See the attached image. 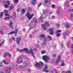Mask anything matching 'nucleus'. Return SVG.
I'll return each mask as SVG.
<instances>
[{
	"label": "nucleus",
	"instance_id": "obj_1",
	"mask_svg": "<svg viewBox=\"0 0 73 73\" xmlns=\"http://www.w3.org/2000/svg\"><path fill=\"white\" fill-rule=\"evenodd\" d=\"M18 51L21 52V53H23V52H27V53H29V54H31L33 56V57H34L35 56H34V54H33V50H32L30 49L29 50H28V49L26 48H24L23 49H21L20 50L19 49H17Z\"/></svg>",
	"mask_w": 73,
	"mask_h": 73
},
{
	"label": "nucleus",
	"instance_id": "obj_2",
	"mask_svg": "<svg viewBox=\"0 0 73 73\" xmlns=\"http://www.w3.org/2000/svg\"><path fill=\"white\" fill-rule=\"evenodd\" d=\"M43 65V63L40 61L39 63L37 62L35 64V65L39 69H41V66Z\"/></svg>",
	"mask_w": 73,
	"mask_h": 73
},
{
	"label": "nucleus",
	"instance_id": "obj_3",
	"mask_svg": "<svg viewBox=\"0 0 73 73\" xmlns=\"http://www.w3.org/2000/svg\"><path fill=\"white\" fill-rule=\"evenodd\" d=\"M34 15L33 14L30 15L29 13H27L26 15V16L29 20H31L32 19V17Z\"/></svg>",
	"mask_w": 73,
	"mask_h": 73
},
{
	"label": "nucleus",
	"instance_id": "obj_4",
	"mask_svg": "<svg viewBox=\"0 0 73 73\" xmlns=\"http://www.w3.org/2000/svg\"><path fill=\"white\" fill-rule=\"evenodd\" d=\"M50 59L49 57L48 56H44L43 57V59L44 61L46 62H49V60Z\"/></svg>",
	"mask_w": 73,
	"mask_h": 73
},
{
	"label": "nucleus",
	"instance_id": "obj_5",
	"mask_svg": "<svg viewBox=\"0 0 73 73\" xmlns=\"http://www.w3.org/2000/svg\"><path fill=\"white\" fill-rule=\"evenodd\" d=\"M18 31V29L16 28L15 29V31H13L12 32H11L7 33V35H12V34H13V33H15V34H17V33Z\"/></svg>",
	"mask_w": 73,
	"mask_h": 73
},
{
	"label": "nucleus",
	"instance_id": "obj_6",
	"mask_svg": "<svg viewBox=\"0 0 73 73\" xmlns=\"http://www.w3.org/2000/svg\"><path fill=\"white\" fill-rule=\"evenodd\" d=\"M21 37L19 36L16 39V43L17 45H19L20 44V40H21Z\"/></svg>",
	"mask_w": 73,
	"mask_h": 73
},
{
	"label": "nucleus",
	"instance_id": "obj_7",
	"mask_svg": "<svg viewBox=\"0 0 73 73\" xmlns=\"http://www.w3.org/2000/svg\"><path fill=\"white\" fill-rule=\"evenodd\" d=\"M35 20H32L30 23V25H31V27H34L35 26Z\"/></svg>",
	"mask_w": 73,
	"mask_h": 73
},
{
	"label": "nucleus",
	"instance_id": "obj_8",
	"mask_svg": "<svg viewBox=\"0 0 73 73\" xmlns=\"http://www.w3.org/2000/svg\"><path fill=\"white\" fill-rule=\"evenodd\" d=\"M49 31L50 34L51 35H52L54 33V29L52 28L49 29H48Z\"/></svg>",
	"mask_w": 73,
	"mask_h": 73
},
{
	"label": "nucleus",
	"instance_id": "obj_9",
	"mask_svg": "<svg viewBox=\"0 0 73 73\" xmlns=\"http://www.w3.org/2000/svg\"><path fill=\"white\" fill-rule=\"evenodd\" d=\"M23 66L24 67V68H25V69H26V68H27V67L28 66V65H29V64L28 63H27V61H24V62L23 64Z\"/></svg>",
	"mask_w": 73,
	"mask_h": 73
},
{
	"label": "nucleus",
	"instance_id": "obj_10",
	"mask_svg": "<svg viewBox=\"0 0 73 73\" xmlns=\"http://www.w3.org/2000/svg\"><path fill=\"white\" fill-rule=\"evenodd\" d=\"M43 13H44L43 16H45V17H43V18L45 19L46 17H48V13H46V10L43 11Z\"/></svg>",
	"mask_w": 73,
	"mask_h": 73
},
{
	"label": "nucleus",
	"instance_id": "obj_11",
	"mask_svg": "<svg viewBox=\"0 0 73 73\" xmlns=\"http://www.w3.org/2000/svg\"><path fill=\"white\" fill-rule=\"evenodd\" d=\"M13 25V23H12V21H10V23L9 25V28H12V29H14V27L12 26Z\"/></svg>",
	"mask_w": 73,
	"mask_h": 73
},
{
	"label": "nucleus",
	"instance_id": "obj_12",
	"mask_svg": "<svg viewBox=\"0 0 73 73\" xmlns=\"http://www.w3.org/2000/svg\"><path fill=\"white\" fill-rule=\"evenodd\" d=\"M61 55H60L57 57L56 62V64H57V63H58V62L60 61V60H61Z\"/></svg>",
	"mask_w": 73,
	"mask_h": 73
},
{
	"label": "nucleus",
	"instance_id": "obj_13",
	"mask_svg": "<svg viewBox=\"0 0 73 73\" xmlns=\"http://www.w3.org/2000/svg\"><path fill=\"white\" fill-rule=\"evenodd\" d=\"M23 60L22 58H19L17 60V63L18 64H21L23 62Z\"/></svg>",
	"mask_w": 73,
	"mask_h": 73
},
{
	"label": "nucleus",
	"instance_id": "obj_14",
	"mask_svg": "<svg viewBox=\"0 0 73 73\" xmlns=\"http://www.w3.org/2000/svg\"><path fill=\"white\" fill-rule=\"evenodd\" d=\"M70 1L67 0L66 1V3L65 4L66 6L67 7H69V2L70 1H72V0H70Z\"/></svg>",
	"mask_w": 73,
	"mask_h": 73
},
{
	"label": "nucleus",
	"instance_id": "obj_15",
	"mask_svg": "<svg viewBox=\"0 0 73 73\" xmlns=\"http://www.w3.org/2000/svg\"><path fill=\"white\" fill-rule=\"evenodd\" d=\"M4 12L5 13V15L6 16H10V15L8 14V11L6 10L4 11Z\"/></svg>",
	"mask_w": 73,
	"mask_h": 73
},
{
	"label": "nucleus",
	"instance_id": "obj_16",
	"mask_svg": "<svg viewBox=\"0 0 73 73\" xmlns=\"http://www.w3.org/2000/svg\"><path fill=\"white\" fill-rule=\"evenodd\" d=\"M11 68H8L5 71V73H9L10 72H11V71L10 70L11 69Z\"/></svg>",
	"mask_w": 73,
	"mask_h": 73
},
{
	"label": "nucleus",
	"instance_id": "obj_17",
	"mask_svg": "<svg viewBox=\"0 0 73 73\" xmlns=\"http://www.w3.org/2000/svg\"><path fill=\"white\" fill-rule=\"evenodd\" d=\"M19 68L20 69H22L23 70H24V69H25L24 67L21 65H20L19 66Z\"/></svg>",
	"mask_w": 73,
	"mask_h": 73
},
{
	"label": "nucleus",
	"instance_id": "obj_18",
	"mask_svg": "<svg viewBox=\"0 0 73 73\" xmlns=\"http://www.w3.org/2000/svg\"><path fill=\"white\" fill-rule=\"evenodd\" d=\"M42 28H43V30L45 31L46 29V27L45 26V25L43 24L42 25Z\"/></svg>",
	"mask_w": 73,
	"mask_h": 73
},
{
	"label": "nucleus",
	"instance_id": "obj_19",
	"mask_svg": "<svg viewBox=\"0 0 73 73\" xmlns=\"http://www.w3.org/2000/svg\"><path fill=\"white\" fill-rule=\"evenodd\" d=\"M40 37H42L43 38H45V35L44 34L40 35Z\"/></svg>",
	"mask_w": 73,
	"mask_h": 73
},
{
	"label": "nucleus",
	"instance_id": "obj_20",
	"mask_svg": "<svg viewBox=\"0 0 73 73\" xmlns=\"http://www.w3.org/2000/svg\"><path fill=\"white\" fill-rule=\"evenodd\" d=\"M36 2V0H33L31 2L32 5H35V3Z\"/></svg>",
	"mask_w": 73,
	"mask_h": 73
},
{
	"label": "nucleus",
	"instance_id": "obj_21",
	"mask_svg": "<svg viewBox=\"0 0 73 73\" xmlns=\"http://www.w3.org/2000/svg\"><path fill=\"white\" fill-rule=\"evenodd\" d=\"M45 24L47 25V27H49V24L48 22L46 21L45 22Z\"/></svg>",
	"mask_w": 73,
	"mask_h": 73
},
{
	"label": "nucleus",
	"instance_id": "obj_22",
	"mask_svg": "<svg viewBox=\"0 0 73 73\" xmlns=\"http://www.w3.org/2000/svg\"><path fill=\"white\" fill-rule=\"evenodd\" d=\"M25 12V9H23L21 10V13L22 14H24Z\"/></svg>",
	"mask_w": 73,
	"mask_h": 73
},
{
	"label": "nucleus",
	"instance_id": "obj_23",
	"mask_svg": "<svg viewBox=\"0 0 73 73\" xmlns=\"http://www.w3.org/2000/svg\"><path fill=\"white\" fill-rule=\"evenodd\" d=\"M62 63L61 64L60 66H65V63L64 62V61H62Z\"/></svg>",
	"mask_w": 73,
	"mask_h": 73
},
{
	"label": "nucleus",
	"instance_id": "obj_24",
	"mask_svg": "<svg viewBox=\"0 0 73 73\" xmlns=\"http://www.w3.org/2000/svg\"><path fill=\"white\" fill-rule=\"evenodd\" d=\"M65 27H66L67 28H69V27H70L69 26V25L68 23L66 24L65 25Z\"/></svg>",
	"mask_w": 73,
	"mask_h": 73
},
{
	"label": "nucleus",
	"instance_id": "obj_25",
	"mask_svg": "<svg viewBox=\"0 0 73 73\" xmlns=\"http://www.w3.org/2000/svg\"><path fill=\"white\" fill-rule=\"evenodd\" d=\"M8 52H5L4 54V57H7L8 56Z\"/></svg>",
	"mask_w": 73,
	"mask_h": 73
},
{
	"label": "nucleus",
	"instance_id": "obj_26",
	"mask_svg": "<svg viewBox=\"0 0 73 73\" xmlns=\"http://www.w3.org/2000/svg\"><path fill=\"white\" fill-rule=\"evenodd\" d=\"M60 7H58V9H57V12L58 13H60Z\"/></svg>",
	"mask_w": 73,
	"mask_h": 73
},
{
	"label": "nucleus",
	"instance_id": "obj_27",
	"mask_svg": "<svg viewBox=\"0 0 73 73\" xmlns=\"http://www.w3.org/2000/svg\"><path fill=\"white\" fill-rule=\"evenodd\" d=\"M47 37L50 40H52V37H51V36H47Z\"/></svg>",
	"mask_w": 73,
	"mask_h": 73
},
{
	"label": "nucleus",
	"instance_id": "obj_28",
	"mask_svg": "<svg viewBox=\"0 0 73 73\" xmlns=\"http://www.w3.org/2000/svg\"><path fill=\"white\" fill-rule=\"evenodd\" d=\"M56 35L57 37H59L61 36V34L59 33H56Z\"/></svg>",
	"mask_w": 73,
	"mask_h": 73
},
{
	"label": "nucleus",
	"instance_id": "obj_29",
	"mask_svg": "<svg viewBox=\"0 0 73 73\" xmlns=\"http://www.w3.org/2000/svg\"><path fill=\"white\" fill-rule=\"evenodd\" d=\"M10 19V17H5V20H9Z\"/></svg>",
	"mask_w": 73,
	"mask_h": 73
},
{
	"label": "nucleus",
	"instance_id": "obj_30",
	"mask_svg": "<svg viewBox=\"0 0 73 73\" xmlns=\"http://www.w3.org/2000/svg\"><path fill=\"white\" fill-rule=\"evenodd\" d=\"M13 8V5H11L10 7V10H11Z\"/></svg>",
	"mask_w": 73,
	"mask_h": 73
},
{
	"label": "nucleus",
	"instance_id": "obj_31",
	"mask_svg": "<svg viewBox=\"0 0 73 73\" xmlns=\"http://www.w3.org/2000/svg\"><path fill=\"white\" fill-rule=\"evenodd\" d=\"M70 19H72L73 18V13H71L70 15Z\"/></svg>",
	"mask_w": 73,
	"mask_h": 73
},
{
	"label": "nucleus",
	"instance_id": "obj_32",
	"mask_svg": "<svg viewBox=\"0 0 73 73\" xmlns=\"http://www.w3.org/2000/svg\"><path fill=\"white\" fill-rule=\"evenodd\" d=\"M61 32V30H58L56 31L55 33H60V32Z\"/></svg>",
	"mask_w": 73,
	"mask_h": 73
},
{
	"label": "nucleus",
	"instance_id": "obj_33",
	"mask_svg": "<svg viewBox=\"0 0 73 73\" xmlns=\"http://www.w3.org/2000/svg\"><path fill=\"white\" fill-rule=\"evenodd\" d=\"M43 44H45L46 43V39H44L43 40Z\"/></svg>",
	"mask_w": 73,
	"mask_h": 73
},
{
	"label": "nucleus",
	"instance_id": "obj_34",
	"mask_svg": "<svg viewBox=\"0 0 73 73\" xmlns=\"http://www.w3.org/2000/svg\"><path fill=\"white\" fill-rule=\"evenodd\" d=\"M42 17H40V18H39L38 19V21H42Z\"/></svg>",
	"mask_w": 73,
	"mask_h": 73
},
{
	"label": "nucleus",
	"instance_id": "obj_35",
	"mask_svg": "<svg viewBox=\"0 0 73 73\" xmlns=\"http://www.w3.org/2000/svg\"><path fill=\"white\" fill-rule=\"evenodd\" d=\"M3 16V13L1 12L0 14V17H2Z\"/></svg>",
	"mask_w": 73,
	"mask_h": 73
},
{
	"label": "nucleus",
	"instance_id": "obj_36",
	"mask_svg": "<svg viewBox=\"0 0 73 73\" xmlns=\"http://www.w3.org/2000/svg\"><path fill=\"white\" fill-rule=\"evenodd\" d=\"M43 72H46V73H48V72H49V70H43Z\"/></svg>",
	"mask_w": 73,
	"mask_h": 73
},
{
	"label": "nucleus",
	"instance_id": "obj_37",
	"mask_svg": "<svg viewBox=\"0 0 73 73\" xmlns=\"http://www.w3.org/2000/svg\"><path fill=\"white\" fill-rule=\"evenodd\" d=\"M68 12H73V9H69L68 10Z\"/></svg>",
	"mask_w": 73,
	"mask_h": 73
},
{
	"label": "nucleus",
	"instance_id": "obj_38",
	"mask_svg": "<svg viewBox=\"0 0 73 73\" xmlns=\"http://www.w3.org/2000/svg\"><path fill=\"white\" fill-rule=\"evenodd\" d=\"M6 3L8 4L7 5H9L11 4H10V1H7Z\"/></svg>",
	"mask_w": 73,
	"mask_h": 73
},
{
	"label": "nucleus",
	"instance_id": "obj_39",
	"mask_svg": "<svg viewBox=\"0 0 73 73\" xmlns=\"http://www.w3.org/2000/svg\"><path fill=\"white\" fill-rule=\"evenodd\" d=\"M14 1L15 3H17L19 1V0H14Z\"/></svg>",
	"mask_w": 73,
	"mask_h": 73
},
{
	"label": "nucleus",
	"instance_id": "obj_40",
	"mask_svg": "<svg viewBox=\"0 0 73 73\" xmlns=\"http://www.w3.org/2000/svg\"><path fill=\"white\" fill-rule=\"evenodd\" d=\"M42 54H44L45 53V51L44 50H43L41 52Z\"/></svg>",
	"mask_w": 73,
	"mask_h": 73
},
{
	"label": "nucleus",
	"instance_id": "obj_41",
	"mask_svg": "<svg viewBox=\"0 0 73 73\" xmlns=\"http://www.w3.org/2000/svg\"><path fill=\"white\" fill-rule=\"evenodd\" d=\"M7 56L9 57H11V54H10L9 53H8V54Z\"/></svg>",
	"mask_w": 73,
	"mask_h": 73
},
{
	"label": "nucleus",
	"instance_id": "obj_42",
	"mask_svg": "<svg viewBox=\"0 0 73 73\" xmlns=\"http://www.w3.org/2000/svg\"><path fill=\"white\" fill-rule=\"evenodd\" d=\"M48 69V66L47 65H45V66L44 69H45L46 70V69Z\"/></svg>",
	"mask_w": 73,
	"mask_h": 73
},
{
	"label": "nucleus",
	"instance_id": "obj_43",
	"mask_svg": "<svg viewBox=\"0 0 73 73\" xmlns=\"http://www.w3.org/2000/svg\"><path fill=\"white\" fill-rule=\"evenodd\" d=\"M0 33L1 34H3V30L2 29H1L0 30Z\"/></svg>",
	"mask_w": 73,
	"mask_h": 73
},
{
	"label": "nucleus",
	"instance_id": "obj_44",
	"mask_svg": "<svg viewBox=\"0 0 73 73\" xmlns=\"http://www.w3.org/2000/svg\"><path fill=\"white\" fill-rule=\"evenodd\" d=\"M53 57H57V55H56V54L54 53L53 54Z\"/></svg>",
	"mask_w": 73,
	"mask_h": 73
},
{
	"label": "nucleus",
	"instance_id": "obj_45",
	"mask_svg": "<svg viewBox=\"0 0 73 73\" xmlns=\"http://www.w3.org/2000/svg\"><path fill=\"white\" fill-rule=\"evenodd\" d=\"M5 8H7L9 7V5L7 4H5Z\"/></svg>",
	"mask_w": 73,
	"mask_h": 73
},
{
	"label": "nucleus",
	"instance_id": "obj_46",
	"mask_svg": "<svg viewBox=\"0 0 73 73\" xmlns=\"http://www.w3.org/2000/svg\"><path fill=\"white\" fill-rule=\"evenodd\" d=\"M66 73H72V72L70 70H68L66 72Z\"/></svg>",
	"mask_w": 73,
	"mask_h": 73
},
{
	"label": "nucleus",
	"instance_id": "obj_47",
	"mask_svg": "<svg viewBox=\"0 0 73 73\" xmlns=\"http://www.w3.org/2000/svg\"><path fill=\"white\" fill-rule=\"evenodd\" d=\"M12 39L13 41H15V37L12 36Z\"/></svg>",
	"mask_w": 73,
	"mask_h": 73
},
{
	"label": "nucleus",
	"instance_id": "obj_48",
	"mask_svg": "<svg viewBox=\"0 0 73 73\" xmlns=\"http://www.w3.org/2000/svg\"><path fill=\"white\" fill-rule=\"evenodd\" d=\"M52 7L53 9H54V8H55V5H52Z\"/></svg>",
	"mask_w": 73,
	"mask_h": 73
},
{
	"label": "nucleus",
	"instance_id": "obj_49",
	"mask_svg": "<svg viewBox=\"0 0 73 73\" xmlns=\"http://www.w3.org/2000/svg\"><path fill=\"white\" fill-rule=\"evenodd\" d=\"M63 35L64 36H66V35H67V33L66 32H64L63 33Z\"/></svg>",
	"mask_w": 73,
	"mask_h": 73
},
{
	"label": "nucleus",
	"instance_id": "obj_50",
	"mask_svg": "<svg viewBox=\"0 0 73 73\" xmlns=\"http://www.w3.org/2000/svg\"><path fill=\"white\" fill-rule=\"evenodd\" d=\"M9 40V42H12V38H10Z\"/></svg>",
	"mask_w": 73,
	"mask_h": 73
},
{
	"label": "nucleus",
	"instance_id": "obj_51",
	"mask_svg": "<svg viewBox=\"0 0 73 73\" xmlns=\"http://www.w3.org/2000/svg\"><path fill=\"white\" fill-rule=\"evenodd\" d=\"M32 38V35L30 34L29 35V38Z\"/></svg>",
	"mask_w": 73,
	"mask_h": 73
},
{
	"label": "nucleus",
	"instance_id": "obj_52",
	"mask_svg": "<svg viewBox=\"0 0 73 73\" xmlns=\"http://www.w3.org/2000/svg\"><path fill=\"white\" fill-rule=\"evenodd\" d=\"M44 2L45 3H48V0H44Z\"/></svg>",
	"mask_w": 73,
	"mask_h": 73
},
{
	"label": "nucleus",
	"instance_id": "obj_53",
	"mask_svg": "<svg viewBox=\"0 0 73 73\" xmlns=\"http://www.w3.org/2000/svg\"><path fill=\"white\" fill-rule=\"evenodd\" d=\"M51 18L52 19H55V17H54V16L53 15L52 16Z\"/></svg>",
	"mask_w": 73,
	"mask_h": 73
},
{
	"label": "nucleus",
	"instance_id": "obj_54",
	"mask_svg": "<svg viewBox=\"0 0 73 73\" xmlns=\"http://www.w3.org/2000/svg\"><path fill=\"white\" fill-rule=\"evenodd\" d=\"M67 47L69 48V46H70V44H67Z\"/></svg>",
	"mask_w": 73,
	"mask_h": 73
},
{
	"label": "nucleus",
	"instance_id": "obj_55",
	"mask_svg": "<svg viewBox=\"0 0 73 73\" xmlns=\"http://www.w3.org/2000/svg\"><path fill=\"white\" fill-rule=\"evenodd\" d=\"M56 26H57V27H60V24H56Z\"/></svg>",
	"mask_w": 73,
	"mask_h": 73
},
{
	"label": "nucleus",
	"instance_id": "obj_56",
	"mask_svg": "<svg viewBox=\"0 0 73 73\" xmlns=\"http://www.w3.org/2000/svg\"><path fill=\"white\" fill-rule=\"evenodd\" d=\"M53 70L55 71L56 73H58V72H57L56 70L55 69H53Z\"/></svg>",
	"mask_w": 73,
	"mask_h": 73
},
{
	"label": "nucleus",
	"instance_id": "obj_57",
	"mask_svg": "<svg viewBox=\"0 0 73 73\" xmlns=\"http://www.w3.org/2000/svg\"><path fill=\"white\" fill-rule=\"evenodd\" d=\"M41 5V3H40L38 5V7H39Z\"/></svg>",
	"mask_w": 73,
	"mask_h": 73
},
{
	"label": "nucleus",
	"instance_id": "obj_58",
	"mask_svg": "<svg viewBox=\"0 0 73 73\" xmlns=\"http://www.w3.org/2000/svg\"><path fill=\"white\" fill-rule=\"evenodd\" d=\"M36 47H37V48H38V47H39V44H36Z\"/></svg>",
	"mask_w": 73,
	"mask_h": 73
},
{
	"label": "nucleus",
	"instance_id": "obj_59",
	"mask_svg": "<svg viewBox=\"0 0 73 73\" xmlns=\"http://www.w3.org/2000/svg\"><path fill=\"white\" fill-rule=\"evenodd\" d=\"M28 70L29 72H31V70L30 68L28 69Z\"/></svg>",
	"mask_w": 73,
	"mask_h": 73
},
{
	"label": "nucleus",
	"instance_id": "obj_60",
	"mask_svg": "<svg viewBox=\"0 0 73 73\" xmlns=\"http://www.w3.org/2000/svg\"><path fill=\"white\" fill-rule=\"evenodd\" d=\"M9 63L8 62H6L5 63V65H8V64Z\"/></svg>",
	"mask_w": 73,
	"mask_h": 73
},
{
	"label": "nucleus",
	"instance_id": "obj_61",
	"mask_svg": "<svg viewBox=\"0 0 73 73\" xmlns=\"http://www.w3.org/2000/svg\"><path fill=\"white\" fill-rule=\"evenodd\" d=\"M3 61L4 64H5L6 62L5 61V60H3Z\"/></svg>",
	"mask_w": 73,
	"mask_h": 73
},
{
	"label": "nucleus",
	"instance_id": "obj_62",
	"mask_svg": "<svg viewBox=\"0 0 73 73\" xmlns=\"http://www.w3.org/2000/svg\"><path fill=\"white\" fill-rule=\"evenodd\" d=\"M14 16H16V13H15V12H14Z\"/></svg>",
	"mask_w": 73,
	"mask_h": 73
},
{
	"label": "nucleus",
	"instance_id": "obj_63",
	"mask_svg": "<svg viewBox=\"0 0 73 73\" xmlns=\"http://www.w3.org/2000/svg\"><path fill=\"white\" fill-rule=\"evenodd\" d=\"M17 12H19V11H20V9H18L17 10Z\"/></svg>",
	"mask_w": 73,
	"mask_h": 73
},
{
	"label": "nucleus",
	"instance_id": "obj_64",
	"mask_svg": "<svg viewBox=\"0 0 73 73\" xmlns=\"http://www.w3.org/2000/svg\"><path fill=\"white\" fill-rule=\"evenodd\" d=\"M23 32H25L26 31V30H25V28H24V29H23Z\"/></svg>",
	"mask_w": 73,
	"mask_h": 73
}]
</instances>
